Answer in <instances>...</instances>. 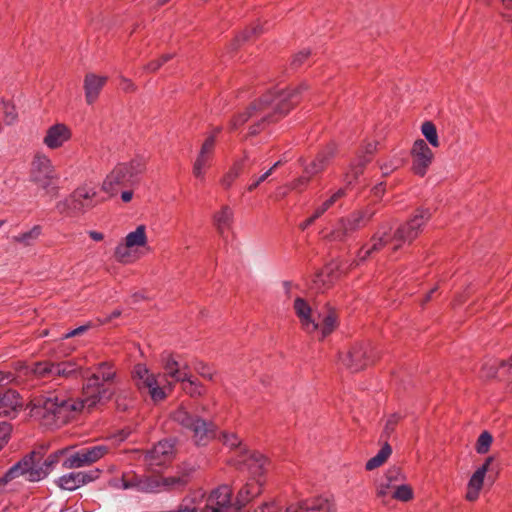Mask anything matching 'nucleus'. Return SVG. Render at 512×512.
<instances>
[{
  "label": "nucleus",
  "instance_id": "obj_58",
  "mask_svg": "<svg viewBox=\"0 0 512 512\" xmlns=\"http://www.w3.org/2000/svg\"><path fill=\"white\" fill-rule=\"evenodd\" d=\"M394 487V484L385 480L379 483V485L377 486L376 495L380 498H384L390 493L391 490H394Z\"/></svg>",
  "mask_w": 512,
  "mask_h": 512
},
{
  "label": "nucleus",
  "instance_id": "obj_61",
  "mask_svg": "<svg viewBox=\"0 0 512 512\" xmlns=\"http://www.w3.org/2000/svg\"><path fill=\"white\" fill-rule=\"evenodd\" d=\"M333 205L329 199L325 200L321 205H319L313 215L309 218V222H314L317 218H319L322 214H324L329 208Z\"/></svg>",
  "mask_w": 512,
  "mask_h": 512
},
{
  "label": "nucleus",
  "instance_id": "obj_2",
  "mask_svg": "<svg viewBox=\"0 0 512 512\" xmlns=\"http://www.w3.org/2000/svg\"><path fill=\"white\" fill-rule=\"evenodd\" d=\"M302 90V86L288 87L263 95L233 119L231 128L236 129L251 119L255 123L249 128L250 135L259 133L266 124L277 121L294 108L301 100Z\"/></svg>",
  "mask_w": 512,
  "mask_h": 512
},
{
  "label": "nucleus",
  "instance_id": "obj_54",
  "mask_svg": "<svg viewBox=\"0 0 512 512\" xmlns=\"http://www.w3.org/2000/svg\"><path fill=\"white\" fill-rule=\"evenodd\" d=\"M401 416L398 414H392L390 415L387 420L384 427V434L389 437L395 430L396 426L400 422Z\"/></svg>",
  "mask_w": 512,
  "mask_h": 512
},
{
  "label": "nucleus",
  "instance_id": "obj_39",
  "mask_svg": "<svg viewBox=\"0 0 512 512\" xmlns=\"http://www.w3.org/2000/svg\"><path fill=\"white\" fill-rule=\"evenodd\" d=\"M245 159H247L246 155L243 159L235 161L229 170L223 175L220 183L224 189L231 188L235 180L241 175Z\"/></svg>",
  "mask_w": 512,
  "mask_h": 512
},
{
  "label": "nucleus",
  "instance_id": "obj_31",
  "mask_svg": "<svg viewBox=\"0 0 512 512\" xmlns=\"http://www.w3.org/2000/svg\"><path fill=\"white\" fill-rule=\"evenodd\" d=\"M54 379H72L82 375V367L75 360L54 362Z\"/></svg>",
  "mask_w": 512,
  "mask_h": 512
},
{
  "label": "nucleus",
  "instance_id": "obj_26",
  "mask_svg": "<svg viewBox=\"0 0 512 512\" xmlns=\"http://www.w3.org/2000/svg\"><path fill=\"white\" fill-rule=\"evenodd\" d=\"M23 407V400L15 390L0 392V415L15 417Z\"/></svg>",
  "mask_w": 512,
  "mask_h": 512
},
{
  "label": "nucleus",
  "instance_id": "obj_18",
  "mask_svg": "<svg viewBox=\"0 0 512 512\" xmlns=\"http://www.w3.org/2000/svg\"><path fill=\"white\" fill-rule=\"evenodd\" d=\"M335 154L336 146L334 144H329L320 151L315 159L310 163L305 164V161L301 158L299 161L303 166V172L310 176H315L323 172L328 167Z\"/></svg>",
  "mask_w": 512,
  "mask_h": 512
},
{
  "label": "nucleus",
  "instance_id": "obj_10",
  "mask_svg": "<svg viewBox=\"0 0 512 512\" xmlns=\"http://www.w3.org/2000/svg\"><path fill=\"white\" fill-rule=\"evenodd\" d=\"M219 132L220 128H216L210 135L206 137L193 163V175L200 180L205 179L206 171L212 164L216 145V137Z\"/></svg>",
  "mask_w": 512,
  "mask_h": 512
},
{
  "label": "nucleus",
  "instance_id": "obj_33",
  "mask_svg": "<svg viewBox=\"0 0 512 512\" xmlns=\"http://www.w3.org/2000/svg\"><path fill=\"white\" fill-rule=\"evenodd\" d=\"M318 331L313 333L319 340H323L330 335L338 326V317L334 311H328L323 316L319 315Z\"/></svg>",
  "mask_w": 512,
  "mask_h": 512
},
{
  "label": "nucleus",
  "instance_id": "obj_45",
  "mask_svg": "<svg viewBox=\"0 0 512 512\" xmlns=\"http://www.w3.org/2000/svg\"><path fill=\"white\" fill-rule=\"evenodd\" d=\"M41 231V227L39 225H35L29 231L14 236L13 241L24 246H30L39 238Z\"/></svg>",
  "mask_w": 512,
  "mask_h": 512
},
{
  "label": "nucleus",
  "instance_id": "obj_16",
  "mask_svg": "<svg viewBox=\"0 0 512 512\" xmlns=\"http://www.w3.org/2000/svg\"><path fill=\"white\" fill-rule=\"evenodd\" d=\"M72 138V130L65 123H55L49 126L43 136V144L51 150L62 148Z\"/></svg>",
  "mask_w": 512,
  "mask_h": 512
},
{
  "label": "nucleus",
  "instance_id": "obj_35",
  "mask_svg": "<svg viewBox=\"0 0 512 512\" xmlns=\"http://www.w3.org/2000/svg\"><path fill=\"white\" fill-rule=\"evenodd\" d=\"M263 31V25L260 23H255L252 26L246 28L231 41L228 46L229 52L237 50L245 42L249 41L253 37L261 35Z\"/></svg>",
  "mask_w": 512,
  "mask_h": 512
},
{
  "label": "nucleus",
  "instance_id": "obj_28",
  "mask_svg": "<svg viewBox=\"0 0 512 512\" xmlns=\"http://www.w3.org/2000/svg\"><path fill=\"white\" fill-rule=\"evenodd\" d=\"M117 378V371L111 362H101L96 367V372L88 379L89 387L98 385L99 383H113Z\"/></svg>",
  "mask_w": 512,
  "mask_h": 512
},
{
  "label": "nucleus",
  "instance_id": "obj_8",
  "mask_svg": "<svg viewBox=\"0 0 512 512\" xmlns=\"http://www.w3.org/2000/svg\"><path fill=\"white\" fill-rule=\"evenodd\" d=\"M109 451L110 447L104 444L83 448L65 457L62 461V466L65 469L89 466L103 458Z\"/></svg>",
  "mask_w": 512,
  "mask_h": 512
},
{
  "label": "nucleus",
  "instance_id": "obj_9",
  "mask_svg": "<svg viewBox=\"0 0 512 512\" xmlns=\"http://www.w3.org/2000/svg\"><path fill=\"white\" fill-rule=\"evenodd\" d=\"M233 509L232 489L228 485H221L212 490L207 497L204 495L200 512H232Z\"/></svg>",
  "mask_w": 512,
  "mask_h": 512
},
{
  "label": "nucleus",
  "instance_id": "obj_23",
  "mask_svg": "<svg viewBox=\"0 0 512 512\" xmlns=\"http://www.w3.org/2000/svg\"><path fill=\"white\" fill-rule=\"evenodd\" d=\"M492 461L493 458L488 457L485 462L472 474L467 484V491L465 495L467 501L474 502L479 498L480 491L484 484L485 475Z\"/></svg>",
  "mask_w": 512,
  "mask_h": 512
},
{
  "label": "nucleus",
  "instance_id": "obj_6",
  "mask_svg": "<svg viewBox=\"0 0 512 512\" xmlns=\"http://www.w3.org/2000/svg\"><path fill=\"white\" fill-rule=\"evenodd\" d=\"M67 452V449H60L54 453H51L41 464V456L39 453L32 452L28 456L24 457L22 461L27 462V472H28V481L36 482L45 478L60 462L61 457H63Z\"/></svg>",
  "mask_w": 512,
  "mask_h": 512
},
{
  "label": "nucleus",
  "instance_id": "obj_48",
  "mask_svg": "<svg viewBox=\"0 0 512 512\" xmlns=\"http://www.w3.org/2000/svg\"><path fill=\"white\" fill-rule=\"evenodd\" d=\"M318 58L316 53L310 47H302L298 49L292 56L293 64H301L304 62H316Z\"/></svg>",
  "mask_w": 512,
  "mask_h": 512
},
{
  "label": "nucleus",
  "instance_id": "obj_55",
  "mask_svg": "<svg viewBox=\"0 0 512 512\" xmlns=\"http://www.w3.org/2000/svg\"><path fill=\"white\" fill-rule=\"evenodd\" d=\"M221 440L230 448H236L241 445V441L235 433L223 432L221 435Z\"/></svg>",
  "mask_w": 512,
  "mask_h": 512
},
{
  "label": "nucleus",
  "instance_id": "obj_1",
  "mask_svg": "<svg viewBox=\"0 0 512 512\" xmlns=\"http://www.w3.org/2000/svg\"><path fill=\"white\" fill-rule=\"evenodd\" d=\"M115 388L104 383L83 386L81 398L66 399L57 394L50 393L34 400L35 414L43 418L48 425H61L69 421L76 413L87 410L92 411L99 404L108 402L114 397Z\"/></svg>",
  "mask_w": 512,
  "mask_h": 512
},
{
  "label": "nucleus",
  "instance_id": "obj_20",
  "mask_svg": "<svg viewBox=\"0 0 512 512\" xmlns=\"http://www.w3.org/2000/svg\"><path fill=\"white\" fill-rule=\"evenodd\" d=\"M293 308L300 321L302 329L306 333L313 334L318 331L319 323L314 318L312 308L305 299L297 297L294 300Z\"/></svg>",
  "mask_w": 512,
  "mask_h": 512
},
{
  "label": "nucleus",
  "instance_id": "obj_63",
  "mask_svg": "<svg viewBox=\"0 0 512 512\" xmlns=\"http://www.w3.org/2000/svg\"><path fill=\"white\" fill-rule=\"evenodd\" d=\"M280 508L277 506L275 502L264 503L255 509L254 512H279Z\"/></svg>",
  "mask_w": 512,
  "mask_h": 512
},
{
  "label": "nucleus",
  "instance_id": "obj_64",
  "mask_svg": "<svg viewBox=\"0 0 512 512\" xmlns=\"http://www.w3.org/2000/svg\"><path fill=\"white\" fill-rule=\"evenodd\" d=\"M304 507V502L303 500H301L296 503H291L290 505H288L287 508L285 509V512H306Z\"/></svg>",
  "mask_w": 512,
  "mask_h": 512
},
{
  "label": "nucleus",
  "instance_id": "obj_46",
  "mask_svg": "<svg viewBox=\"0 0 512 512\" xmlns=\"http://www.w3.org/2000/svg\"><path fill=\"white\" fill-rule=\"evenodd\" d=\"M181 383L183 384V390L191 397H199L206 392L204 386L197 379L193 378L190 373H188V379L181 381Z\"/></svg>",
  "mask_w": 512,
  "mask_h": 512
},
{
  "label": "nucleus",
  "instance_id": "obj_11",
  "mask_svg": "<svg viewBox=\"0 0 512 512\" xmlns=\"http://www.w3.org/2000/svg\"><path fill=\"white\" fill-rule=\"evenodd\" d=\"M342 364L353 372H357L373 362L369 346L356 344L340 355Z\"/></svg>",
  "mask_w": 512,
  "mask_h": 512
},
{
  "label": "nucleus",
  "instance_id": "obj_29",
  "mask_svg": "<svg viewBox=\"0 0 512 512\" xmlns=\"http://www.w3.org/2000/svg\"><path fill=\"white\" fill-rule=\"evenodd\" d=\"M162 365L165 371V376L173 379L174 382H181L188 379V367L180 366V363L174 359L170 354L163 356Z\"/></svg>",
  "mask_w": 512,
  "mask_h": 512
},
{
  "label": "nucleus",
  "instance_id": "obj_7",
  "mask_svg": "<svg viewBox=\"0 0 512 512\" xmlns=\"http://www.w3.org/2000/svg\"><path fill=\"white\" fill-rule=\"evenodd\" d=\"M57 178L56 170L49 156L37 152L32 159L30 179L39 186L46 188Z\"/></svg>",
  "mask_w": 512,
  "mask_h": 512
},
{
  "label": "nucleus",
  "instance_id": "obj_56",
  "mask_svg": "<svg viewBox=\"0 0 512 512\" xmlns=\"http://www.w3.org/2000/svg\"><path fill=\"white\" fill-rule=\"evenodd\" d=\"M12 427L8 422L0 423V450L7 443Z\"/></svg>",
  "mask_w": 512,
  "mask_h": 512
},
{
  "label": "nucleus",
  "instance_id": "obj_57",
  "mask_svg": "<svg viewBox=\"0 0 512 512\" xmlns=\"http://www.w3.org/2000/svg\"><path fill=\"white\" fill-rule=\"evenodd\" d=\"M360 218L367 224L376 213V209L373 205H368L365 208L355 211Z\"/></svg>",
  "mask_w": 512,
  "mask_h": 512
},
{
  "label": "nucleus",
  "instance_id": "obj_43",
  "mask_svg": "<svg viewBox=\"0 0 512 512\" xmlns=\"http://www.w3.org/2000/svg\"><path fill=\"white\" fill-rule=\"evenodd\" d=\"M189 482L188 474L162 477L164 491L179 490L184 488Z\"/></svg>",
  "mask_w": 512,
  "mask_h": 512
},
{
  "label": "nucleus",
  "instance_id": "obj_12",
  "mask_svg": "<svg viewBox=\"0 0 512 512\" xmlns=\"http://www.w3.org/2000/svg\"><path fill=\"white\" fill-rule=\"evenodd\" d=\"M236 462L241 469L248 470L253 477L262 476L269 464L268 459L262 453L245 448H241Z\"/></svg>",
  "mask_w": 512,
  "mask_h": 512
},
{
  "label": "nucleus",
  "instance_id": "obj_22",
  "mask_svg": "<svg viewBox=\"0 0 512 512\" xmlns=\"http://www.w3.org/2000/svg\"><path fill=\"white\" fill-rule=\"evenodd\" d=\"M121 486L115 484L117 487H121L123 489H129L133 487H138L139 490L147 492V493H157L164 491V487L162 485V477H151L145 480H137L136 477L124 474L122 479L120 480Z\"/></svg>",
  "mask_w": 512,
  "mask_h": 512
},
{
  "label": "nucleus",
  "instance_id": "obj_42",
  "mask_svg": "<svg viewBox=\"0 0 512 512\" xmlns=\"http://www.w3.org/2000/svg\"><path fill=\"white\" fill-rule=\"evenodd\" d=\"M54 362L52 361H40L33 364L31 368H29V372L33 374L36 378H52L54 379L53 373Z\"/></svg>",
  "mask_w": 512,
  "mask_h": 512
},
{
  "label": "nucleus",
  "instance_id": "obj_49",
  "mask_svg": "<svg viewBox=\"0 0 512 512\" xmlns=\"http://www.w3.org/2000/svg\"><path fill=\"white\" fill-rule=\"evenodd\" d=\"M421 132L426 140L433 146L439 147L440 142L438 138V133L436 126L431 121H425L421 125Z\"/></svg>",
  "mask_w": 512,
  "mask_h": 512
},
{
  "label": "nucleus",
  "instance_id": "obj_21",
  "mask_svg": "<svg viewBox=\"0 0 512 512\" xmlns=\"http://www.w3.org/2000/svg\"><path fill=\"white\" fill-rule=\"evenodd\" d=\"M98 475V470L90 472H71L59 477L57 480V485L63 490L73 491L87 483L94 481L98 478Z\"/></svg>",
  "mask_w": 512,
  "mask_h": 512
},
{
  "label": "nucleus",
  "instance_id": "obj_62",
  "mask_svg": "<svg viewBox=\"0 0 512 512\" xmlns=\"http://www.w3.org/2000/svg\"><path fill=\"white\" fill-rule=\"evenodd\" d=\"M272 174V169L267 170L260 177L255 179L251 184L247 186L248 191L255 190L262 182H264Z\"/></svg>",
  "mask_w": 512,
  "mask_h": 512
},
{
  "label": "nucleus",
  "instance_id": "obj_44",
  "mask_svg": "<svg viewBox=\"0 0 512 512\" xmlns=\"http://www.w3.org/2000/svg\"><path fill=\"white\" fill-rule=\"evenodd\" d=\"M115 404L118 410H126L132 402V391L124 386L115 387Z\"/></svg>",
  "mask_w": 512,
  "mask_h": 512
},
{
  "label": "nucleus",
  "instance_id": "obj_5",
  "mask_svg": "<svg viewBox=\"0 0 512 512\" xmlns=\"http://www.w3.org/2000/svg\"><path fill=\"white\" fill-rule=\"evenodd\" d=\"M172 419L193 433L196 444H205L215 437L216 427L211 422L193 417L184 406H179L172 414Z\"/></svg>",
  "mask_w": 512,
  "mask_h": 512
},
{
  "label": "nucleus",
  "instance_id": "obj_51",
  "mask_svg": "<svg viewBox=\"0 0 512 512\" xmlns=\"http://www.w3.org/2000/svg\"><path fill=\"white\" fill-rule=\"evenodd\" d=\"M3 119L6 125H13L18 120V112L11 102H2Z\"/></svg>",
  "mask_w": 512,
  "mask_h": 512
},
{
  "label": "nucleus",
  "instance_id": "obj_50",
  "mask_svg": "<svg viewBox=\"0 0 512 512\" xmlns=\"http://www.w3.org/2000/svg\"><path fill=\"white\" fill-rule=\"evenodd\" d=\"M128 171V178L130 181L139 174H142L146 169V161L142 157L132 159L128 164H125Z\"/></svg>",
  "mask_w": 512,
  "mask_h": 512
},
{
  "label": "nucleus",
  "instance_id": "obj_36",
  "mask_svg": "<svg viewBox=\"0 0 512 512\" xmlns=\"http://www.w3.org/2000/svg\"><path fill=\"white\" fill-rule=\"evenodd\" d=\"M370 162V158L365 155H358L354 162L350 164L349 170L345 175L347 186H350L363 173L365 166Z\"/></svg>",
  "mask_w": 512,
  "mask_h": 512
},
{
  "label": "nucleus",
  "instance_id": "obj_53",
  "mask_svg": "<svg viewBox=\"0 0 512 512\" xmlns=\"http://www.w3.org/2000/svg\"><path fill=\"white\" fill-rule=\"evenodd\" d=\"M194 370L204 379L213 381L216 371L204 362H197L194 365Z\"/></svg>",
  "mask_w": 512,
  "mask_h": 512
},
{
  "label": "nucleus",
  "instance_id": "obj_15",
  "mask_svg": "<svg viewBox=\"0 0 512 512\" xmlns=\"http://www.w3.org/2000/svg\"><path fill=\"white\" fill-rule=\"evenodd\" d=\"M27 465L26 461L21 460L0 477V496L17 491L22 483L20 478L28 481Z\"/></svg>",
  "mask_w": 512,
  "mask_h": 512
},
{
  "label": "nucleus",
  "instance_id": "obj_3",
  "mask_svg": "<svg viewBox=\"0 0 512 512\" xmlns=\"http://www.w3.org/2000/svg\"><path fill=\"white\" fill-rule=\"evenodd\" d=\"M431 217L427 209H418L405 223L390 233L389 227H382L371 238L370 245L364 246L358 253V261H365L372 253L380 251L387 244L392 245L393 251H397L404 245H410L423 231L424 226Z\"/></svg>",
  "mask_w": 512,
  "mask_h": 512
},
{
  "label": "nucleus",
  "instance_id": "obj_59",
  "mask_svg": "<svg viewBox=\"0 0 512 512\" xmlns=\"http://www.w3.org/2000/svg\"><path fill=\"white\" fill-rule=\"evenodd\" d=\"M313 176H310V175H307V174H303L302 176H300L299 178L295 179L290 187L291 189H295V190H301L303 188H305L308 183L310 182V180L312 179Z\"/></svg>",
  "mask_w": 512,
  "mask_h": 512
},
{
  "label": "nucleus",
  "instance_id": "obj_60",
  "mask_svg": "<svg viewBox=\"0 0 512 512\" xmlns=\"http://www.w3.org/2000/svg\"><path fill=\"white\" fill-rule=\"evenodd\" d=\"M333 205L329 199L325 200L321 205H319L313 215L309 218V222H314L317 218H319L322 214H324L329 208Z\"/></svg>",
  "mask_w": 512,
  "mask_h": 512
},
{
  "label": "nucleus",
  "instance_id": "obj_30",
  "mask_svg": "<svg viewBox=\"0 0 512 512\" xmlns=\"http://www.w3.org/2000/svg\"><path fill=\"white\" fill-rule=\"evenodd\" d=\"M212 220L217 232L224 236L232 227L234 221L233 209L228 205H223L213 214Z\"/></svg>",
  "mask_w": 512,
  "mask_h": 512
},
{
  "label": "nucleus",
  "instance_id": "obj_52",
  "mask_svg": "<svg viewBox=\"0 0 512 512\" xmlns=\"http://www.w3.org/2000/svg\"><path fill=\"white\" fill-rule=\"evenodd\" d=\"M492 441H493V438L489 432H487V431L482 432L477 439L476 451L479 454L487 453L490 449Z\"/></svg>",
  "mask_w": 512,
  "mask_h": 512
},
{
  "label": "nucleus",
  "instance_id": "obj_34",
  "mask_svg": "<svg viewBox=\"0 0 512 512\" xmlns=\"http://www.w3.org/2000/svg\"><path fill=\"white\" fill-rule=\"evenodd\" d=\"M262 492V483L258 479H251L239 490L237 503L240 506L246 505L253 498L259 496Z\"/></svg>",
  "mask_w": 512,
  "mask_h": 512
},
{
  "label": "nucleus",
  "instance_id": "obj_41",
  "mask_svg": "<svg viewBox=\"0 0 512 512\" xmlns=\"http://www.w3.org/2000/svg\"><path fill=\"white\" fill-rule=\"evenodd\" d=\"M114 257L117 262L122 264H130L137 259L133 253V248L131 246H127V243L124 241L115 247Z\"/></svg>",
  "mask_w": 512,
  "mask_h": 512
},
{
  "label": "nucleus",
  "instance_id": "obj_25",
  "mask_svg": "<svg viewBox=\"0 0 512 512\" xmlns=\"http://www.w3.org/2000/svg\"><path fill=\"white\" fill-rule=\"evenodd\" d=\"M108 77L95 73H87L83 80L85 100L88 105L94 104L105 86Z\"/></svg>",
  "mask_w": 512,
  "mask_h": 512
},
{
  "label": "nucleus",
  "instance_id": "obj_14",
  "mask_svg": "<svg viewBox=\"0 0 512 512\" xmlns=\"http://www.w3.org/2000/svg\"><path fill=\"white\" fill-rule=\"evenodd\" d=\"M175 453L174 444L171 441L164 440L158 442L151 450L143 454V460L151 469L160 467L169 463Z\"/></svg>",
  "mask_w": 512,
  "mask_h": 512
},
{
  "label": "nucleus",
  "instance_id": "obj_37",
  "mask_svg": "<svg viewBox=\"0 0 512 512\" xmlns=\"http://www.w3.org/2000/svg\"><path fill=\"white\" fill-rule=\"evenodd\" d=\"M124 242L127 243V246H131L133 249L145 247L148 243L146 226L138 225L134 231L129 232L125 236Z\"/></svg>",
  "mask_w": 512,
  "mask_h": 512
},
{
  "label": "nucleus",
  "instance_id": "obj_32",
  "mask_svg": "<svg viewBox=\"0 0 512 512\" xmlns=\"http://www.w3.org/2000/svg\"><path fill=\"white\" fill-rule=\"evenodd\" d=\"M203 501V491H192L182 499L178 508L171 512H200L203 507Z\"/></svg>",
  "mask_w": 512,
  "mask_h": 512
},
{
  "label": "nucleus",
  "instance_id": "obj_4",
  "mask_svg": "<svg viewBox=\"0 0 512 512\" xmlns=\"http://www.w3.org/2000/svg\"><path fill=\"white\" fill-rule=\"evenodd\" d=\"M132 380L140 393H147L155 403L165 400L173 390V383L168 382L161 386L160 374L152 372L145 364L138 363L131 372Z\"/></svg>",
  "mask_w": 512,
  "mask_h": 512
},
{
  "label": "nucleus",
  "instance_id": "obj_24",
  "mask_svg": "<svg viewBox=\"0 0 512 512\" xmlns=\"http://www.w3.org/2000/svg\"><path fill=\"white\" fill-rule=\"evenodd\" d=\"M366 223L354 212L349 217L341 219L331 233L332 240L343 241L352 233L364 227Z\"/></svg>",
  "mask_w": 512,
  "mask_h": 512
},
{
  "label": "nucleus",
  "instance_id": "obj_17",
  "mask_svg": "<svg viewBox=\"0 0 512 512\" xmlns=\"http://www.w3.org/2000/svg\"><path fill=\"white\" fill-rule=\"evenodd\" d=\"M67 202L72 209L83 210L102 202V199L99 198L95 187L86 184L77 188Z\"/></svg>",
  "mask_w": 512,
  "mask_h": 512
},
{
  "label": "nucleus",
  "instance_id": "obj_38",
  "mask_svg": "<svg viewBox=\"0 0 512 512\" xmlns=\"http://www.w3.org/2000/svg\"><path fill=\"white\" fill-rule=\"evenodd\" d=\"M306 512H331L332 502L325 497L318 496L303 500Z\"/></svg>",
  "mask_w": 512,
  "mask_h": 512
},
{
  "label": "nucleus",
  "instance_id": "obj_19",
  "mask_svg": "<svg viewBox=\"0 0 512 512\" xmlns=\"http://www.w3.org/2000/svg\"><path fill=\"white\" fill-rule=\"evenodd\" d=\"M130 182L125 163L116 165L106 176L102 183V190L109 196L115 195L118 190Z\"/></svg>",
  "mask_w": 512,
  "mask_h": 512
},
{
  "label": "nucleus",
  "instance_id": "obj_27",
  "mask_svg": "<svg viewBox=\"0 0 512 512\" xmlns=\"http://www.w3.org/2000/svg\"><path fill=\"white\" fill-rule=\"evenodd\" d=\"M498 373H500L502 380L508 384L510 391H512V370L509 369V360L507 362L489 360L482 367V376L485 378H494Z\"/></svg>",
  "mask_w": 512,
  "mask_h": 512
},
{
  "label": "nucleus",
  "instance_id": "obj_40",
  "mask_svg": "<svg viewBox=\"0 0 512 512\" xmlns=\"http://www.w3.org/2000/svg\"><path fill=\"white\" fill-rule=\"evenodd\" d=\"M391 453H392L391 446L388 443H385L381 447V449L378 451V453L366 462V464H365L366 470L372 471V470L382 466L387 461V459L390 457Z\"/></svg>",
  "mask_w": 512,
  "mask_h": 512
},
{
  "label": "nucleus",
  "instance_id": "obj_47",
  "mask_svg": "<svg viewBox=\"0 0 512 512\" xmlns=\"http://www.w3.org/2000/svg\"><path fill=\"white\" fill-rule=\"evenodd\" d=\"M414 497L413 488L408 484L395 485L392 498L401 502H408Z\"/></svg>",
  "mask_w": 512,
  "mask_h": 512
},
{
  "label": "nucleus",
  "instance_id": "obj_13",
  "mask_svg": "<svg viewBox=\"0 0 512 512\" xmlns=\"http://www.w3.org/2000/svg\"><path fill=\"white\" fill-rule=\"evenodd\" d=\"M411 156L412 171L416 175L423 177L433 161L434 154L432 150L424 140L418 139L412 146Z\"/></svg>",
  "mask_w": 512,
  "mask_h": 512
}]
</instances>
